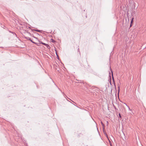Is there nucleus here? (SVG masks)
<instances>
[{
  "label": "nucleus",
  "instance_id": "4",
  "mask_svg": "<svg viewBox=\"0 0 146 146\" xmlns=\"http://www.w3.org/2000/svg\"><path fill=\"white\" fill-rule=\"evenodd\" d=\"M118 95L119 92V90H120V87H119V86L118 87Z\"/></svg>",
  "mask_w": 146,
  "mask_h": 146
},
{
  "label": "nucleus",
  "instance_id": "6",
  "mask_svg": "<svg viewBox=\"0 0 146 146\" xmlns=\"http://www.w3.org/2000/svg\"><path fill=\"white\" fill-rule=\"evenodd\" d=\"M101 123L102 125H104V124L102 122H101Z\"/></svg>",
  "mask_w": 146,
  "mask_h": 146
},
{
  "label": "nucleus",
  "instance_id": "1",
  "mask_svg": "<svg viewBox=\"0 0 146 146\" xmlns=\"http://www.w3.org/2000/svg\"><path fill=\"white\" fill-rule=\"evenodd\" d=\"M41 43L43 45H45L46 46H47V48H50V47L48 46V44H45L44 43H43L42 42H41Z\"/></svg>",
  "mask_w": 146,
  "mask_h": 146
},
{
  "label": "nucleus",
  "instance_id": "5",
  "mask_svg": "<svg viewBox=\"0 0 146 146\" xmlns=\"http://www.w3.org/2000/svg\"><path fill=\"white\" fill-rule=\"evenodd\" d=\"M119 116L120 117H121V114L120 113L119 114Z\"/></svg>",
  "mask_w": 146,
  "mask_h": 146
},
{
  "label": "nucleus",
  "instance_id": "7",
  "mask_svg": "<svg viewBox=\"0 0 146 146\" xmlns=\"http://www.w3.org/2000/svg\"><path fill=\"white\" fill-rule=\"evenodd\" d=\"M29 40H30L31 42H33V43L34 42H33L32 41V40L31 39H29Z\"/></svg>",
  "mask_w": 146,
  "mask_h": 146
},
{
  "label": "nucleus",
  "instance_id": "3",
  "mask_svg": "<svg viewBox=\"0 0 146 146\" xmlns=\"http://www.w3.org/2000/svg\"><path fill=\"white\" fill-rule=\"evenodd\" d=\"M50 41L51 42H52L53 43H55V40H53V39H51V40H50Z\"/></svg>",
  "mask_w": 146,
  "mask_h": 146
},
{
  "label": "nucleus",
  "instance_id": "2",
  "mask_svg": "<svg viewBox=\"0 0 146 146\" xmlns=\"http://www.w3.org/2000/svg\"><path fill=\"white\" fill-rule=\"evenodd\" d=\"M133 18L132 19L131 21V24L130 26V27H131L132 26V23H133Z\"/></svg>",
  "mask_w": 146,
  "mask_h": 146
},
{
  "label": "nucleus",
  "instance_id": "8",
  "mask_svg": "<svg viewBox=\"0 0 146 146\" xmlns=\"http://www.w3.org/2000/svg\"><path fill=\"white\" fill-rule=\"evenodd\" d=\"M129 109H130L129 108Z\"/></svg>",
  "mask_w": 146,
  "mask_h": 146
}]
</instances>
